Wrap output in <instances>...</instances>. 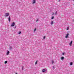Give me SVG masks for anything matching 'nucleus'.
<instances>
[{
	"mask_svg": "<svg viewBox=\"0 0 74 74\" xmlns=\"http://www.w3.org/2000/svg\"><path fill=\"white\" fill-rule=\"evenodd\" d=\"M15 26V23L14 22L12 23L11 25V27H12L13 26Z\"/></svg>",
	"mask_w": 74,
	"mask_h": 74,
	"instance_id": "obj_1",
	"label": "nucleus"
},
{
	"mask_svg": "<svg viewBox=\"0 0 74 74\" xmlns=\"http://www.w3.org/2000/svg\"><path fill=\"white\" fill-rule=\"evenodd\" d=\"M9 15V13H6L5 15V17H7V16H8Z\"/></svg>",
	"mask_w": 74,
	"mask_h": 74,
	"instance_id": "obj_2",
	"label": "nucleus"
},
{
	"mask_svg": "<svg viewBox=\"0 0 74 74\" xmlns=\"http://www.w3.org/2000/svg\"><path fill=\"white\" fill-rule=\"evenodd\" d=\"M69 35V34H66V36H65V38H68Z\"/></svg>",
	"mask_w": 74,
	"mask_h": 74,
	"instance_id": "obj_3",
	"label": "nucleus"
},
{
	"mask_svg": "<svg viewBox=\"0 0 74 74\" xmlns=\"http://www.w3.org/2000/svg\"><path fill=\"white\" fill-rule=\"evenodd\" d=\"M8 21H9V22H10V21H11V18H10V16H9Z\"/></svg>",
	"mask_w": 74,
	"mask_h": 74,
	"instance_id": "obj_4",
	"label": "nucleus"
},
{
	"mask_svg": "<svg viewBox=\"0 0 74 74\" xmlns=\"http://www.w3.org/2000/svg\"><path fill=\"white\" fill-rule=\"evenodd\" d=\"M71 44H72V41H71L70 43H69V45L70 46H71Z\"/></svg>",
	"mask_w": 74,
	"mask_h": 74,
	"instance_id": "obj_5",
	"label": "nucleus"
},
{
	"mask_svg": "<svg viewBox=\"0 0 74 74\" xmlns=\"http://www.w3.org/2000/svg\"><path fill=\"white\" fill-rule=\"evenodd\" d=\"M42 72H43V73H44V72L45 71V69H43V70H42Z\"/></svg>",
	"mask_w": 74,
	"mask_h": 74,
	"instance_id": "obj_6",
	"label": "nucleus"
},
{
	"mask_svg": "<svg viewBox=\"0 0 74 74\" xmlns=\"http://www.w3.org/2000/svg\"><path fill=\"white\" fill-rule=\"evenodd\" d=\"M33 4H34V3H36V0H33Z\"/></svg>",
	"mask_w": 74,
	"mask_h": 74,
	"instance_id": "obj_7",
	"label": "nucleus"
},
{
	"mask_svg": "<svg viewBox=\"0 0 74 74\" xmlns=\"http://www.w3.org/2000/svg\"><path fill=\"white\" fill-rule=\"evenodd\" d=\"M10 53V51H8L7 53V55H8Z\"/></svg>",
	"mask_w": 74,
	"mask_h": 74,
	"instance_id": "obj_8",
	"label": "nucleus"
},
{
	"mask_svg": "<svg viewBox=\"0 0 74 74\" xmlns=\"http://www.w3.org/2000/svg\"><path fill=\"white\" fill-rule=\"evenodd\" d=\"M61 60H63V59H64V57H62L61 58Z\"/></svg>",
	"mask_w": 74,
	"mask_h": 74,
	"instance_id": "obj_9",
	"label": "nucleus"
},
{
	"mask_svg": "<svg viewBox=\"0 0 74 74\" xmlns=\"http://www.w3.org/2000/svg\"><path fill=\"white\" fill-rule=\"evenodd\" d=\"M38 62V60H36V61L35 62V64H37V62Z\"/></svg>",
	"mask_w": 74,
	"mask_h": 74,
	"instance_id": "obj_10",
	"label": "nucleus"
},
{
	"mask_svg": "<svg viewBox=\"0 0 74 74\" xmlns=\"http://www.w3.org/2000/svg\"><path fill=\"white\" fill-rule=\"evenodd\" d=\"M7 63V61H5L4 62V64H6V63Z\"/></svg>",
	"mask_w": 74,
	"mask_h": 74,
	"instance_id": "obj_11",
	"label": "nucleus"
},
{
	"mask_svg": "<svg viewBox=\"0 0 74 74\" xmlns=\"http://www.w3.org/2000/svg\"><path fill=\"white\" fill-rule=\"evenodd\" d=\"M53 21L51 23V24L53 25Z\"/></svg>",
	"mask_w": 74,
	"mask_h": 74,
	"instance_id": "obj_12",
	"label": "nucleus"
},
{
	"mask_svg": "<svg viewBox=\"0 0 74 74\" xmlns=\"http://www.w3.org/2000/svg\"><path fill=\"white\" fill-rule=\"evenodd\" d=\"M21 34V32H19L18 33V34Z\"/></svg>",
	"mask_w": 74,
	"mask_h": 74,
	"instance_id": "obj_13",
	"label": "nucleus"
},
{
	"mask_svg": "<svg viewBox=\"0 0 74 74\" xmlns=\"http://www.w3.org/2000/svg\"><path fill=\"white\" fill-rule=\"evenodd\" d=\"M73 65V62H71L70 63V65Z\"/></svg>",
	"mask_w": 74,
	"mask_h": 74,
	"instance_id": "obj_14",
	"label": "nucleus"
},
{
	"mask_svg": "<svg viewBox=\"0 0 74 74\" xmlns=\"http://www.w3.org/2000/svg\"><path fill=\"white\" fill-rule=\"evenodd\" d=\"M52 64H53V63H54V62H53V60H52Z\"/></svg>",
	"mask_w": 74,
	"mask_h": 74,
	"instance_id": "obj_15",
	"label": "nucleus"
},
{
	"mask_svg": "<svg viewBox=\"0 0 74 74\" xmlns=\"http://www.w3.org/2000/svg\"><path fill=\"white\" fill-rule=\"evenodd\" d=\"M69 27H67L66 28L67 30H69Z\"/></svg>",
	"mask_w": 74,
	"mask_h": 74,
	"instance_id": "obj_16",
	"label": "nucleus"
},
{
	"mask_svg": "<svg viewBox=\"0 0 74 74\" xmlns=\"http://www.w3.org/2000/svg\"><path fill=\"white\" fill-rule=\"evenodd\" d=\"M55 14H56V15H57V11H56L55 12Z\"/></svg>",
	"mask_w": 74,
	"mask_h": 74,
	"instance_id": "obj_17",
	"label": "nucleus"
},
{
	"mask_svg": "<svg viewBox=\"0 0 74 74\" xmlns=\"http://www.w3.org/2000/svg\"><path fill=\"white\" fill-rule=\"evenodd\" d=\"M54 18V17L53 16H52L51 18V19H53Z\"/></svg>",
	"mask_w": 74,
	"mask_h": 74,
	"instance_id": "obj_18",
	"label": "nucleus"
},
{
	"mask_svg": "<svg viewBox=\"0 0 74 74\" xmlns=\"http://www.w3.org/2000/svg\"><path fill=\"white\" fill-rule=\"evenodd\" d=\"M22 69L23 70V66H22Z\"/></svg>",
	"mask_w": 74,
	"mask_h": 74,
	"instance_id": "obj_19",
	"label": "nucleus"
},
{
	"mask_svg": "<svg viewBox=\"0 0 74 74\" xmlns=\"http://www.w3.org/2000/svg\"><path fill=\"white\" fill-rule=\"evenodd\" d=\"M36 29L35 28L34 30V32H35V31H36Z\"/></svg>",
	"mask_w": 74,
	"mask_h": 74,
	"instance_id": "obj_20",
	"label": "nucleus"
},
{
	"mask_svg": "<svg viewBox=\"0 0 74 74\" xmlns=\"http://www.w3.org/2000/svg\"><path fill=\"white\" fill-rule=\"evenodd\" d=\"M45 37H46L45 36L43 37V39H45Z\"/></svg>",
	"mask_w": 74,
	"mask_h": 74,
	"instance_id": "obj_21",
	"label": "nucleus"
},
{
	"mask_svg": "<svg viewBox=\"0 0 74 74\" xmlns=\"http://www.w3.org/2000/svg\"><path fill=\"white\" fill-rule=\"evenodd\" d=\"M62 55H64V53H62Z\"/></svg>",
	"mask_w": 74,
	"mask_h": 74,
	"instance_id": "obj_22",
	"label": "nucleus"
},
{
	"mask_svg": "<svg viewBox=\"0 0 74 74\" xmlns=\"http://www.w3.org/2000/svg\"><path fill=\"white\" fill-rule=\"evenodd\" d=\"M55 13H53V14H52V15H53V14H54Z\"/></svg>",
	"mask_w": 74,
	"mask_h": 74,
	"instance_id": "obj_23",
	"label": "nucleus"
},
{
	"mask_svg": "<svg viewBox=\"0 0 74 74\" xmlns=\"http://www.w3.org/2000/svg\"><path fill=\"white\" fill-rule=\"evenodd\" d=\"M38 21V19H37L36 21V22H37V21Z\"/></svg>",
	"mask_w": 74,
	"mask_h": 74,
	"instance_id": "obj_24",
	"label": "nucleus"
},
{
	"mask_svg": "<svg viewBox=\"0 0 74 74\" xmlns=\"http://www.w3.org/2000/svg\"><path fill=\"white\" fill-rule=\"evenodd\" d=\"M10 49H12V47H10Z\"/></svg>",
	"mask_w": 74,
	"mask_h": 74,
	"instance_id": "obj_25",
	"label": "nucleus"
},
{
	"mask_svg": "<svg viewBox=\"0 0 74 74\" xmlns=\"http://www.w3.org/2000/svg\"><path fill=\"white\" fill-rule=\"evenodd\" d=\"M59 2L60 1V0H59Z\"/></svg>",
	"mask_w": 74,
	"mask_h": 74,
	"instance_id": "obj_26",
	"label": "nucleus"
},
{
	"mask_svg": "<svg viewBox=\"0 0 74 74\" xmlns=\"http://www.w3.org/2000/svg\"><path fill=\"white\" fill-rule=\"evenodd\" d=\"M16 74H17V73H16Z\"/></svg>",
	"mask_w": 74,
	"mask_h": 74,
	"instance_id": "obj_27",
	"label": "nucleus"
}]
</instances>
